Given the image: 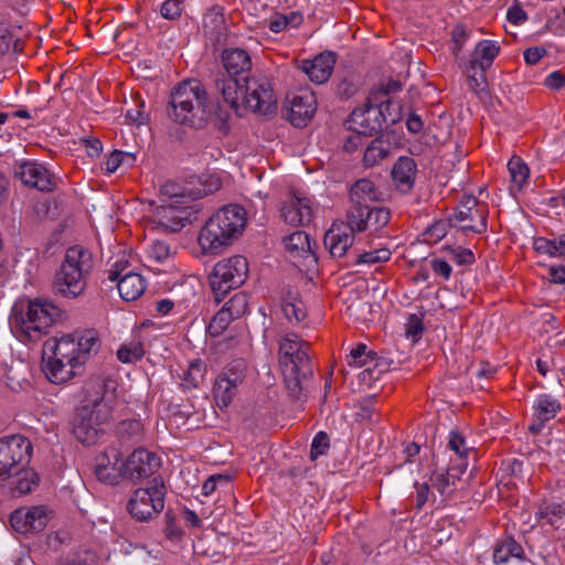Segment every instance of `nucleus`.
<instances>
[{
  "mask_svg": "<svg viewBox=\"0 0 565 565\" xmlns=\"http://www.w3.org/2000/svg\"><path fill=\"white\" fill-rule=\"evenodd\" d=\"M98 348L99 339L94 330H86L79 337L66 334L46 340L43 355L47 358L45 367L49 380L55 384L70 381Z\"/></svg>",
  "mask_w": 565,
  "mask_h": 565,
  "instance_id": "1",
  "label": "nucleus"
},
{
  "mask_svg": "<svg viewBox=\"0 0 565 565\" xmlns=\"http://www.w3.org/2000/svg\"><path fill=\"white\" fill-rule=\"evenodd\" d=\"M114 397L103 380H93L84 386V397L72 419V434L84 446L95 445L104 434L103 425L113 413Z\"/></svg>",
  "mask_w": 565,
  "mask_h": 565,
  "instance_id": "2",
  "label": "nucleus"
},
{
  "mask_svg": "<svg viewBox=\"0 0 565 565\" xmlns=\"http://www.w3.org/2000/svg\"><path fill=\"white\" fill-rule=\"evenodd\" d=\"M215 86L224 102L239 117L248 110L269 114L276 107L271 84L263 76H249L242 82L234 78H217Z\"/></svg>",
  "mask_w": 565,
  "mask_h": 565,
  "instance_id": "3",
  "label": "nucleus"
},
{
  "mask_svg": "<svg viewBox=\"0 0 565 565\" xmlns=\"http://www.w3.org/2000/svg\"><path fill=\"white\" fill-rule=\"evenodd\" d=\"M58 312V308L46 300H19L11 309V331L21 342H36L47 334Z\"/></svg>",
  "mask_w": 565,
  "mask_h": 565,
  "instance_id": "4",
  "label": "nucleus"
},
{
  "mask_svg": "<svg viewBox=\"0 0 565 565\" xmlns=\"http://www.w3.org/2000/svg\"><path fill=\"white\" fill-rule=\"evenodd\" d=\"M310 344L294 332H288L278 341V362L285 386L295 401L303 394L302 382L312 375L309 355Z\"/></svg>",
  "mask_w": 565,
  "mask_h": 565,
  "instance_id": "5",
  "label": "nucleus"
},
{
  "mask_svg": "<svg viewBox=\"0 0 565 565\" xmlns=\"http://www.w3.org/2000/svg\"><path fill=\"white\" fill-rule=\"evenodd\" d=\"M245 225L244 207L225 205L205 222L199 234V244L204 253L217 254L243 233Z\"/></svg>",
  "mask_w": 565,
  "mask_h": 565,
  "instance_id": "6",
  "label": "nucleus"
},
{
  "mask_svg": "<svg viewBox=\"0 0 565 565\" xmlns=\"http://www.w3.org/2000/svg\"><path fill=\"white\" fill-rule=\"evenodd\" d=\"M93 267L94 259L89 249L81 245L68 247L53 277L54 295L67 299L79 297L86 288Z\"/></svg>",
  "mask_w": 565,
  "mask_h": 565,
  "instance_id": "7",
  "label": "nucleus"
},
{
  "mask_svg": "<svg viewBox=\"0 0 565 565\" xmlns=\"http://www.w3.org/2000/svg\"><path fill=\"white\" fill-rule=\"evenodd\" d=\"M207 93L198 79L179 83L170 93L169 116L190 127L201 126L206 120Z\"/></svg>",
  "mask_w": 565,
  "mask_h": 565,
  "instance_id": "8",
  "label": "nucleus"
},
{
  "mask_svg": "<svg viewBox=\"0 0 565 565\" xmlns=\"http://www.w3.org/2000/svg\"><path fill=\"white\" fill-rule=\"evenodd\" d=\"M394 104L390 100H382L380 105H373L367 99L362 106L356 107L351 113L347 124L349 131H356L360 135L372 137L382 131V124L390 121L397 122L401 119L399 106L390 111Z\"/></svg>",
  "mask_w": 565,
  "mask_h": 565,
  "instance_id": "9",
  "label": "nucleus"
},
{
  "mask_svg": "<svg viewBox=\"0 0 565 565\" xmlns=\"http://www.w3.org/2000/svg\"><path fill=\"white\" fill-rule=\"evenodd\" d=\"M247 274L248 263L244 256L237 255L216 263L210 275L215 300L220 302L227 292L243 285Z\"/></svg>",
  "mask_w": 565,
  "mask_h": 565,
  "instance_id": "10",
  "label": "nucleus"
},
{
  "mask_svg": "<svg viewBox=\"0 0 565 565\" xmlns=\"http://www.w3.org/2000/svg\"><path fill=\"white\" fill-rule=\"evenodd\" d=\"M166 487L162 479L154 478L151 486L137 489L128 501L130 515L140 522L151 520L164 507Z\"/></svg>",
  "mask_w": 565,
  "mask_h": 565,
  "instance_id": "11",
  "label": "nucleus"
},
{
  "mask_svg": "<svg viewBox=\"0 0 565 565\" xmlns=\"http://www.w3.org/2000/svg\"><path fill=\"white\" fill-rule=\"evenodd\" d=\"M32 445L21 435L0 439V480H8L30 460Z\"/></svg>",
  "mask_w": 565,
  "mask_h": 565,
  "instance_id": "12",
  "label": "nucleus"
},
{
  "mask_svg": "<svg viewBox=\"0 0 565 565\" xmlns=\"http://www.w3.org/2000/svg\"><path fill=\"white\" fill-rule=\"evenodd\" d=\"M200 206V203L163 204L153 210L150 222L154 227L161 228L164 232H178L186 224L198 220L199 212L201 211Z\"/></svg>",
  "mask_w": 565,
  "mask_h": 565,
  "instance_id": "13",
  "label": "nucleus"
},
{
  "mask_svg": "<svg viewBox=\"0 0 565 565\" xmlns=\"http://www.w3.org/2000/svg\"><path fill=\"white\" fill-rule=\"evenodd\" d=\"M246 373L247 362L244 359H234L223 369L214 384V397L218 407H227L232 403Z\"/></svg>",
  "mask_w": 565,
  "mask_h": 565,
  "instance_id": "14",
  "label": "nucleus"
},
{
  "mask_svg": "<svg viewBox=\"0 0 565 565\" xmlns=\"http://www.w3.org/2000/svg\"><path fill=\"white\" fill-rule=\"evenodd\" d=\"M347 225L355 233L370 231L376 233L391 220V211L370 204H351L347 213Z\"/></svg>",
  "mask_w": 565,
  "mask_h": 565,
  "instance_id": "15",
  "label": "nucleus"
},
{
  "mask_svg": "<svg viewBox=\"0 0 565 565\" xmlns=\"http://www.w3.org/2000/svg\"><path fill=\"white\" fill-rule=\"evenodd\" d=\"M488 210L475 196L463 198L455 210L454 226L462 233L481 234L487 231Z\"/></svg>",
  "mask_w": 565,
  "mask_h": 565,
  "instance_id": "16",
  "label": "nucleus"
},
{
  "mask_svg": "<svg viewBox=\"0 0 565 565\" xmlns=\"http://www.w3.org/2000/svg\"><path fill=\"white\" fill-rule=\"evenodd\" d=\"M128 260L121 258L116 260L106 273L108 280L117 281L120 297L125 301H134L145 292L146 281L140 274L128 269Z\"/></svg>",
  "mask_w": 565,
  "mask_h": 565,
  "instance_id": "17",
  "label": "nucleus"
},
{
  "mask_svg": "<svg viewBox=\"0 0 565 565\" xmlns=\"http://www.w3.org/2000/svg\"><path fill=\"white\" fill-rule=\"evenodd\" d=\"M315 214V202L305 193L290 191L280 203L281 220L292 226H307Z\"/></svg>",
  "mask_w": 565,
  "mask_h": 565,
  "instance_id": "18",
  "label": "nucleus"
},
{
  "mask_svg": "<svg viewBox=\"0 0 565 565\" xmlns=\"http://www.w3.org/2000/svg\"><path fill=\"white\" fill-rule=\"evenodd\" d=\"M94 472L96 478L104 483L116 486L126 479L125 462L118 448L110 446L95 458Z\"/></svg>",
  "mask_w": 565,
  "mask_h": 565,
  "instance_id": "19",
  "label": "nucleus"
},
{
  "mask_svg": "<svg viewBox=\"0 0 565 565\" xmlns=\"http://www.w3.org/2000/svg\"><path fill=\"white\" fill-rule=\"evenodd\" d=\"M14 175L21 182L40 192H51L55 189L57 179L46 167L36 161H24L14 168Z\"/></svg>",
  "mask_w": 565,
  "mask_h": 565,
  "instance_id": "20",
  "label": "nucleus"
},
{
  "mask_svg": "<svg viewBox=\"0 0 565 565\" xmlns=\"http://www.w3.org/2000/svg\"><path fill=\"white\" fill-rule=\"evenodd\" d=\"M49 518V510L43 505L20 508L11 513L10 524L18 533H35L45 529Z\"/></svg>",
  "mask_w": 565,
  "mask_h": 565,
  "instance_id": "21",
  "label": "nucleus"
},
{
  "mask_svg": "<svg viewBox=\"0 0 565 565\" xmlns=\"http://www.w3.org/2000/svg\"><path fill=\"white\" fill-rule=\"evenodd\" d=\"M160 467V458L145 448L134 450L125 461L126 479L139 481L151 477Z\"/></svg>",
  "mask_w": 565,
  "mask_h": 565,
  "instance_id": "22",
  "label": "nucleus"
},
{
  "mask_svg": "<svg viewBox=\"0 0 565 565\" xmlns=\"http://www.w3.org/2000/svg\"><path fill=\"white\" fill-rule=\"evenodd\" d=\"M221 61L225 75L220 78H234L236 81H244L249 77L252 70V58L249 53L239 47H226L221 53Z\"/></svg>",
  "mask_w": 565,
  "mask_h": 565,
  "instance_id": "23",
  "label": "nucleus"
},
{
  "mask_svg": "<svg viewBox=\"0 0 565 565\" xmlns=\"http://www.w3.org/2000/svg\"><path fill=\"white\" fill-rule=\"evenodd\" d=\"M317 110V102L313 93L302 92L294 95L286 108V116L295 127H306Z\"/></svg>",
  "mask_w": 565,
  "mask_h": 565,
  "instance_id": "24",
  "label": "nucleus"
},
{
  "mask_svg": "<svg viewBox=\"0 0 565 565\" xmlns=\"http://www.w3.org/2000/svg\"><path fill=\"white\" fill-rule=\"evenodd\" d=\"M335 62V53L327 51L318 54L312 60L301 61L300 68L307 74L311 82L323 84L330 78Z\"/></svg>",
  "mask_w": 565,
  "mask_h": 565,
  "instance_id": "25",
  "label": "nucleus"
},
{
  "mask_svg": "<svg viewBox=\"0 0 565 565\" xmlns=\"http://www.w3.org/2000/svg\"><path fill=\"white\" fill-rule=\"evenodd\" d=\"M353 233L344 223L333 224L324 235V246L333 257H343L353 245Z\"/></svg>",
  "mask_w": 565,
  "mask_h": 565,
  "instance_id": "26",
  "label": "nucleus"
},
{
  "mask_svg": "<svg viewBox=\"0 0 565 565\" xmlns=\"http://www.w3.org/2000/svg\"><path fill=\"white\" fill-rule=\"evenodd\" d=\"M562 409L559 401L551 394L543 393L537 395L533 404L534 422L530 426V430L539 433L544 424L553 419Z\"/></svg>",
  "mask_w": 565,
  "mask_h": 565,
  "instance_id": "27",
  "label": "nucleus"
},
{
  "mask_svg": "<svg viewBox=\"0 0 565 565\" xmlns=\"http://www.w3.org/2000/svg\"><path fill=\"white\" fill-rule=\"evenodd\" d=\"M416 174L417 164L411 157H401L392 169L394 184L401 193H408L413 189Z\"/></svg>",
  "mask_w": 565,
  "mask_h": 565,
  "instance_id": "28",
  "label": "nucleus"
},
{
  "mask_svg": "<svg viewBox=\"0 0 565 565\" xmlns=\"http://www.w3.org/2000/svg\"><path fill=\"white\" fill-rule=\"evenodd\" d=\"M217 188L218 185H216L214 189H206L205 186L201 189H190L181 186L175 182L169 181L161 186V193L173 200L171 203L188 204V199H190L193 204L196 203L199 199L207 195L214 190H217Z\"/></svg>",
  "mask_w": 565,
  "mask_h": 565,
  "instance_id": "29",
  "label": "nucleus"
},
{
  "mask_svg": "<svg viewBox=\"0 0 565 565\" xmlns=\"http://www.w3.org/2000/svg\"><path fill=\"white\" fill-rule=\"evenodd\" d=\"M467 466V462H461L450 466L446 472L435 471L430 478L433 487L443 495L449 493L451 491L450 487H454L456 481L460 479Z\"/></svg>",
  "mask_w": 565,
  "mask_h": 565,
  "instance_id": "30",
  "label": "nucleus"
},
{
  "mask_svg": "<svg viewBox=\"0 0 565 565\" xmlns=\"http://www.w3.org/2000/svg\"><path fill=\"white\" fill-rule=\"evenodd\" d=\"M499 52L500 45L497 42L491 40H482L476 45L469 63H471V67L475 70L477 67L487 70L499 55Z\"/></svg>",
  "mask_w": 565,
  "mask_h": 565,
  "instance_id": "31",
  "label": "nucleus"
},
{
  "mask_svg": "<svg viewBox=\"0 0 565 565\" xmlns=\"http://www.w3.org/2000/svg\"><path fill=\"white\" fill-rule=\"evenodd\" d=\"M11 493L13 497H21L34 490L38 486V475L33 469L21 466L17 473H12Z\"/></svg>",
  "mask_w": 565,
  "mask_h": 565,
  "instance_id": "32",
  "label": "nucleus"
},
{
  "mask_svg": "<svg viewBox=\"0 0 565 565\" xmlns=\"http://www.w3.org/2000/svg\"><path fill=\"white\" fill-rule=\"evenodd\" d=\"M285 247L292 257L315 259L309 235L303 231H297L285 239Z\"/></svg>",
  "mask_w": 565,
  "mask_h": 565,
  "instance_id": "33",
  "label": "nucleus"
},
{
  "mask_svg": "<svg viewBox=\"0 0 565 565\" xmlns=\"http://www.w3.org/2000/svg\"><path fill=\"white\" fill-rule=\"evenodd\" d=\"M379 199L374 183L369 179L358 180L350 190L351 204H370Z\"/></svg>",
  "mask_w": 565,
  "mask_h": 565,
  "instance_id": "34",
  "label": "nucleus"
},
{
  "mask_svg": "<svg viewBox=\"0 0 565 565\" xmlns=\"http://www.w3.org/2000/svg\"><path fill=\"white\" fill-rule=\"evenodd\" d=\"M510 557L519 559L524 558L522 546L511 536L499 541L493 551V561L495 564H504Z\"/></svg>",
  "mask_w": 565,
  "mask_h": 565,
  "instance_id": "35",
  "label": "nucleus"
},
{
  "mask_svg": "<svg viewBox=\"0 0 565 565\" xmlns=\"http://www.w3.org/2000/svg\"><path fill=\"white\" fill-rule=\"evenodd\" d=\"M355 260L354 265H374L390 260L392 253L387 247H373L369 249L361 248L359 245L354 247Z\"/></svg>",
  "mask_w": 565,
  "mask_h": 565,
  "instance_id": "36",
  "label": "nucleus"
},
{
  "mask_svg": "<svg viewBox=\"0 0 565 565\" xmlns=\"http://www.w3.org/2000/svg\"><path fill=\"white\" fill-rule=\"evenodd\" d=\"M508 170L511 179L510 191H521L529 180V167L520 157L514 156L508 162Z\"/></svg>",
  "mask_w": 565,
  "mask_h": 565,
  "instance_id": "37",
  "label": "nucleus"
},
{
  "mask_svg": "<svg viewBox=\"0 0 565 565\" xmlns=\"http://www.w3.org/2000/svg\"><path fill=\"white\" fill-rule=\"evenodd\" d=\"M534 250L550 257H562L565 255V234L553 239L536 237L533 242Z\"/></svg>",
  "mask_w": 565,
  "mask_h": 565,
  "instance_id": "38",
  "label": "nucleus"
},
{
  "mask_svg": "<svg viewBox=\"0 0 565 565\" xmlns=\"http://www.w3.org/2000/svg\"><path fill=\"white\" fill-rule=\"evenodd\" d=\"M377 355L374 351L369 350L364 343H359L347 355V365L351 367H363L367 365L377 366Z\"/></svg>",
  "mask_w": 565,
  "mask_h": 565,
  "instance_id": "39",
  "label": "nucleus"
},
{
  "mask_svg": "<svg viewBox=\"0 0 565 565\" xmlns=\"http://www.w3.org/2000/svg\"><path fill=\"white\" fill-rule=\"evenodd\" d=\"M282 312L290 323H300L307 317L303 301L296 295H288L281 305Z\"/></svg>",
  "mask_w": 565,
  "mask_h": 565,
  "instance_id": "40",
  "label": "nucleus"
},
{
  "mask_svg": "<svg viewBox=\"0 0 565 565\" xmlns=\"http://www.w3.org/2000/svg\"><path fill=\"white\" fill-rule=\"evenodd\" d=\"M390 153V143L381 136L373 139L364 151L363 162L366 167H373L381 162Z\"/></svg>",
  "mask_w": 565,
  "mask_h": 565,
  "instance_id": "41",
  "label": "nucleus"
},
{
  "mask_svg": "<svg viewBox=\"0 0 565 565\" xmlns=\"http://www.w3.org/2000/svg\"><path fill=\"white\" fill-rule=\"evenodd\" d=\"M206 372L205 363L201 360H194L190 363L181 377V385L184 390H192L200 386Z\"/></svg>",
  "mask_w": 565,
  "mask_h": 565,
  "instance_id": "42",
  "label": "nucleus"
},
{
  "mask_svg": "<svg viewBox=\"0 0 565 565\" xmlns=\"http://www.w3.org/2000/svg\"><path fill=\"white\" fill-rule=\"evenodd\" d=\"M145 355L143 344L140 340L134 339L121 344L117 350V359L122 363H135Z\"/></svg>",
  "mask_w": 565,
  "mask_h": 565,
  "instance_id": "43",
  "label": "nucleus"
},
{
  "mask_svg": "<svg viewBox=\"0 0 565 565\" xmlns=\"http://www.w3.org/2000/svg\"><path fill=\"white\" fill-rule=\"evenodd\" d=\"M460 67H463L469 88L476 94H480L486 90L487 87V77H486V68L477 67L476 70L471 67V63L467 62L466 64H459Z\"/></svg>",
  "mask_w": 565,
  "mask_h": 565,
  "instance_id": "44",
  "label": "nucleus"
},
{
  "mask_svg": "<svg viewBox=\"0 0 565 565\" xmlns=\"http://www.w3.org/2000/svg\"><path fill=\"white\" fill-rule=\"evenodd\" d=\"M565 516V508L561 503L552 502L540 508L537 518L557 529V523Z\"/></svg>",
  "mask_w": 565,
  "mask_h": 565,
  "instance_id": "45",
  "label": "nucleus"
},
{
  "mask_svg": "<svg viewBox=\"0 0 565 565\" xmlns=\"http://www.w3.org/2000/svg\"><path fill=\"white\" fill-rule=\"evenodd\" d=\"M171 256V246L164 241H153L147 248V259L153 264H163Z\"/></svg>",
  "mask_w": 565,
  "mask_h": 565,
  "instance_id": "46",
  "label": "nucleus"
},
{
  "mask_svg": "<svg viewBox=\"0 0 565 565\" xmlns=\"http://www.w3.org/2000/svg\"><path fill=\"white\" fill-rule=\"evenodd\" d=\"M222 308H224L234 320L238 319L248 310V296L244 292H236Z\"/></svg>",
  "mask_w": 565,
  "mask_h": 565,
  "instance_id": "47",
  "label": "nucleus"
},
{
  "mask_svg": "<svg viewBox=\"0 0 565 565\" xmlns=\"http://www.w3.org/2000/svg\"><path fill=\"white\" fill-rule=\"evenodd\" d=\"M448 448L455 452L459 462H467V458L472 447L467 446L465 437L458 431H450L448 439Z\"/></svg>",
  "mask_w": 565,
  "mask_h": 565,
  "instance_id": "48",
  "label": "nucleus"
},
{
  "mask_svg": "<svg viewBox=\"0 0 565 565\" xmlns=\"http://www.w3.org/2000/svg\"><path fill=\"white\" fill-rule=\"evenodd\" d=\"M359 90V78L353 74H349L341 78L335 86V94L341 99L353 97Z\"/></svg>",
  "mask_w": 565,
  "mask_h": 565,
  "instance_id": "49",
  "label": "nucleus"
},
{
  "mask_svg": "<svg viewBox=\"0 0 565 565\" xmlns=\"http://www.w3.org/2000/svg\"><path fill=\"white\" fill-rule=\"evenodd\" d=\"M233 320L234 318H232V316L222 308L210 321L207 326V333L213 338L221 335Z\"/></svg>",
  "mask_w": 565,
  "mask_h": 565,
  "instance_id": "50",
  "label": "nucleus"
},
{
  "mask_svg": "<svg viewBox=\"0 0 565 565\" xmlns=\"http://www.w3.org/2000/svg\"><path fill=\"white\" fill-rule=\"evenodd\" d=\"M330 448L329 436L324 431H319L312 439L310 448V460L316 461L320 456L327 455Z\"/></svg>",
  "mask_w": 565,
  "mask_h": 565,
  "instance_id": "51",
  "label": "nucleus"
},
{
  "mask_svg": "<svg viewBox=\"0 0 565 565\" xmlns=\"http://www.w3.org/2000/svg\"><path fill=\"white\" fill-rule=\"evenodd\" d=\"M445 249L450 253L451 260L457 265L469 266L476 260L473 252L469 248L446 246Z\"/></svg>",
  "mask_w": 565,
  "mask_h": 565,
  "instance_id": "52",
  "label": "nucleus"
},
{
  "mask_svg": "<svg viewBox=\"0 0 565 565\" xmlns=\"http://www.w3.org/2000/svg\"><path fill=\"white\" fill-rule=\"evenodd\" d=\"M470 33L462 24H457L454 26L451 31V40H452V54L458 60L459 54L468 40Z\"/></svg>",
  "mask_w": 565,
  "mask_h": 565,
  "instance_id": "53",
  "label": "nucleus"
},
{
  "mask_svg": "<svg viewBox=\"0 0 565 565\" xmlns=\"http://www.w3.org/2000/svg\"><path fill=\"white\" fill-rule=\"evenodd\" d=\"M449 221L439 220L436 221L433 225H430L426 231V236L430 242H438L447 235V231L449 227Z\"/></svg>",
  "mask_w": 565,
  "mask_h": 565,
  "instance_id": "54",
  "label": "nucleus"
},
{
  "mask_svg": "<svg viewBox=\"0 0 565 565\" xmlns=\"http://www.w3.org/2000/svg\"><path fill=\"white\" fill-rule=\"evenodd\" d=\"M182 10V0H166L160 11L164 19L174 20L180 17Z\"/></svg>",
  "mask_w": 565,
  "mask_h": 565,
  "instance_id": "55",
  "label": "nucleus"
},
{
  "mask_svg": "<svg viewBox=\"0 0 565 565\" xmlns=\"http://www.w3.org/2000/svg\"><path fill=\"white\" fill-rule=\"evenodd\" d=\"M231 478L227 475H213L209 477L202 486V494L205 497L212 494L218 483L227 486Z\"/></svg>",
  "mask_w": 565,
  "mask_h": 565,
  "instance_id": "56",
  "label": "nucleus"
},
{
  "mask_svg": "<svg viewBox=\"0 0 565 565\" xmlns=\"http://www.w3.org/2000/svg\"><path fill=\"white\" fill-rule=\"evenodd\" d=\"M424 331L422 319L416 315H411L406 323V335L413 341H417Z\"/></svg>",
  "mask_w": 565,
  "mask_h": 565,
  "instance_id": "57",
  "label": "nucleus"
},
{
  "mask_svg": "<svg viewBox=\"0 0 565 565\" xmlns=\"http://www.w3.org/2000/svg\"><path fill=\"white\" fill-rule=\"evenodd\" d=\"M367 137L365 135H360L356 131H350L349 136L343 141V151L348 153H352L362 147Z\"/></svg>",
  "mask_w": 565,
  "mask_h": 565,
  "instance_id": "58",
  "label": "nucleus"
},
{
  "mask_svg": "<svg viewBox=\"0 0 565 565\" xmlns=\"http://www.w3.org/2000/svg\"><path fill=\"white\" fill-rule=\"evenodd\" d=\"M429 265L435 275L443 277L445 280L450 279L452 268L448 262L443 258H433L429 260Z\"/></svg>",
  "mask_w": 565,
  "mask_h": 565,
  "instance_id": "59",
  "label": "nucleus"
},
{
  "mask_svg": "<svg viewBox=\"0 0 565 565\" xmlns=\"http://www.w3.org/2000/svg\"><path fill=\"white\" fill-rule=\"evenodd\" d=\"M164 520H166V526H164L166 536L169 540H180L182 536V531L177 525L175 518L170 512H167L164 514Z\"/></svg>",
  "mask_w": 565,
  "mask_h": 565,
  "instance_id": "60",
  "label": "nucleus"
},
{
  "mask_svg": "<svg viewBox=\"0 0 565 565\" xmlns=\"http://www.w3.org/2000/svg\"><path fill=\"white\" fill-rule=\"evenodd\" d=\"M416 488V502L415 508L417 510H422V508L425 505V503L428 501L430 495L429 486L427 482L424 483H415Z\"/></svg>",
  "mask_w": 565,
  "mask_h": 565,
  "instance_id": "61",
  "label": "nucleus"
},
{
  "mask_svg": "<svg viewBox=\"0 0 565 565\" xmlns=\"http://www.w3.org/2000/svg\"><path fill=\"white\" fill-rule=\"evenodd\" d=\"M565 84V73L562 71H554L548 74L544 79V85L551 89H559Z\"/></svg>",
  "mask_w": 565,
  "mask_h": 565,
  "instance_id": "62",
  "label": "nucleus"
},
{
  "mask_svg": "<svg viewBox=\"0 0 565 565\" xmlns=\"http://www.w3.org/2000/svg\"><path fill=\"white\" fill-rule=\"evenodd\" d=\"M546 55V51L543 47H529L524 51L523 56L524 61L529 65H535Z\"/></svg>",
  "mask_w": 565,
  "mask_h": 565,
  "instance_id": "63",
  "label": "nucleus"
},
{
  "mask_svg": "<svg viewBox=\"0 0 565 565\" xmlns=\"http://www.w3.org/2000/svg\"><path fill=\"white\" fill-rule=\"evenodd\" d=\"M120 166H122V151L114 150L105 162V171L114 173Z\"/></svg>",
  "mask_w": 565,
  "mask_h": 565,
  "instance_id": "64",
  "label": "nucleus"
}]
</instances>
